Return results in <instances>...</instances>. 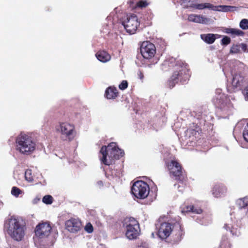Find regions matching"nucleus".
Listing matches in <instances>:
<instances>
[{
	"mask_svg": "<svg viewBox=\"0 0 248 248\" xmlns=\"http://www.w3.org/2000/svg\"><path fill=\"white\" fill-rule=\"evenodd\" d=\"M40 198L38 197H36L35 198H34L32 201V202L33 204H36L37 203H38V202L39 201H40Z\"/></svg>",
	"mask_w": 248,
	"mask_h": 248,
	"instance_id": "nucleus-38",
	"label": "nucleus"
},
{
	"mask_svg": "<svg viewBox=\"0 0 248 248\" xmlns=\"http://www.w3.org/2000/svg\"><path fill=\"white\" fill-rule=\"evenodd\" d=\"M240 27L243 30L248 29V20L247 19H242L240 22Z\"/></svg>",
	"mask_w": 248,
	"mask_h": 248,
	"instance_id": "nucleus-30",
	"label": "nucleus"
},
{
	"mask_svg": "<svg viewBox=\"0 0 248 248\" xmlns=\"http://www.w3.org/2000/svg\"><path fill=\"white\" fill-rule=\"evenodd\" d=\"M4 229L13 239L20 241L25 233V227L22 220L18 217L11 216L5 220Z\"/></svg>",
	"mask_w": 248,
	"mask_h": 248,
	"instance_id": "nucleus-1",
	"label": "nucleus"
},
{
	"mask_svg": "<svg viewBox=\"0 0 248 248\" xmlns=\"http://www.w3.org/2000/svg\"><path fill=\"white\" fill-rule=\"evenodd\" d=\"M131 191L135 197L144 199L148 196L150 188L145 182L142 181H137L133 184Z\"/></svg>",
	"mask_w": 248,
	"mask_h": 248,
	"instance_id": "nucleus-7",
	"label": "nucleus"
},
{
	"mask_svg": "<svg viewBox=\"0 0 248 248\" xmlns=\"http://www.w3.org/2000/svg\"><path fill=\"white\" fill-rule=\"evenodd\" d=\"M138 77L141 79L142 80L144 78L143 74L141 71H139L138 72Z\"/></svg>",
	"mask_w": 248,
	"mask_h": 248,
	"instance_id": "nucleus-39",
	"label": "nucleus"
},
{
	"mask_svg": "<svg viewBox=\"0 0 248 248\" xmlns=\"http://www.w3.org/2000/svg\"><path fill=\"white\" fill-rule=\"evenodd\" d=\"M118 92L116 88L110 87L108 88L105 92L106 97L108 99H114L117 96Z\"/></svg>",
	"mask_w": 248,
	"mask_h": 248,
	"instance_id": "nucleus-18",
	"label": "nucleus"
},
{
	"mask_svg": "<svg viewBox=\"0 0 248 248\" xmlns=\"http://www.w3.org/2000/svg\"><path fill=\"white\" fill-rule=\"evenodd\" d=\"M221 90L220 89H217L216 90V93L218 95L214 99L213 101L217 106L219 105V103H222V100L224 97V94H221Z\"/></svg>",
	"mask_w": 248,
	"mask_h": 248,
	"instance_id": "nucleus-22",
	"label": "nucleus"
},
{
	"mask_svg": "<svg viewBox=\"0 0 248 248\" xmlns=\"http://www.w3.org/2000/svg\"><path fill=\"white\" fill-rule=\"evenodd\" d=\"M124 225L126 229L125 235L127 238L131 240L137 238L139 234L140 227L138 221L135 218H125Z\"/></svg>",
	"mask_w": 248,
	"mask_h": 248,
	"instance_id": "nucleus-6",
	"label": "nucleus"
},
{
	"mask_svg": "<svg viewBox=\"0 0 248 248\" xmlns=\"http://www.w3.org/2000/svg\"><path fill=\"white\" fill-rule=\"evenodd\" d=\"M227 189L224 186H216L213 190V195L216 197H220L226 192Z\"/></svg>",
	"mask_w": 248,
	"mask_h": 248,
	"instance_id": "nucleus-15",
	"label": "nucleus"
},
{
	"mask_svg": "<svg viewBox=\"0 0 248 248\" xmlns=\"http://www.w3.org/2000/svg\"><path fill=\"white\" fill-rule=\"evenodd\" d=\"M84 229L88 233H92L93 232V225L90 223H88L85 226Z\"/></svg>",
	"mask_w": 248,
	"mask_h": 248,
	"instance_id": "nucleus-31",
	"label": "nucleus"
},
{
	"mask_svg": "<svg viewBox=\"0 0 248 248\" xmlns=\"http://www.w3.org/2000/svg\"><path fill=\"white\" fill-rule=\"evenodd\" d=\"M140 53L144 59H149L155 56L156 48L155 45L149 42H143L140 46Z\"/></svg>",
	"mask_w": 248,
	"mask_h": 248,
	"instance_id": "nucleus-9",
	"label": "nucleus"
},
{
	"mask_svg": "<svg viewBox=\"0 0 248 248\" xmlns=\"http://www.w3.org/2000/svg\"><path fill=\"white\" fill-rule=\"evenodd\" d=\"M237 203L241 208H245L248 205V198H244L237 201Z\"/></svg>",
	"mask_w": 248,
	"mask_h": 248,
	"instance_id": "nucleus-26",
	"label": "nucleus"
},
{
	"mask_svg": "<svg viewBox=\"0 0 248 248\" xmlns=\"http://www.w3.org/2000/svg\"><path fill=\"white\" fill-rule=\"evenodd\" d=\"M181 4L184 8H193L198 10H203L208 9L219 12L233 11L236 10V7L227 5L214 6L208 2L198 3L197 0H182Z\"/></svg>",
	"mask_w": 248,
	"mask_h": 248,
	"instance_id": "nucleus-3",
	"label": "nucleus"
},
{
	"mask_svg": "<svg viewBox=\"0 0 248 248\" xmlns=\"http://www.w3.org/2000/svg\"><path fill=\"white\" fill-rule=\"evenodd\" d=\"M123 25L127 32L134 34L140 25L138 17L134 15L128 16L126 19L123 22Z\"/></svg>",
	"mask_w": 248,
	"mask_h": 248,
	"instance_id": "nucleus-8",
	"label": "nucleus"
},
{
	"mask_svg": "<svg viewBox=\"0 0 248 248\" xmlns=\"http://www.w3.org/2000/svg\"><path fill=\"white\" fill-rule=\"evenodd\" d=\"M51 227L49 224L45 222L38 224L35 229V235L36 236L43 238L49 235Z\"/></svg>",
	"mask_w": 248,
	"mask_h": 248,
	"instance_id": "nucleus-11",
	"label": "nucleus"
},
{
	"mask_svg": "<svg viewBox=\"0 0 248 248\" xmlns=\"http://www.w3.org/2000/svg\"><path fill=\"white\" fill-rule=\"evenodd\" d=\"M128 83L126 80H123L121 84L119 85V88L122 90H124L127 88Z\"/></svg>",
	"mask_w": 248,
	"mask_h": 248,
	"instance_id": "nucleus-33",
	"label": "nucleus"
},
{
	"mask_svg": "<svg viewBox=\"0 0 248 248\" xmlns=\"http://www.w3.org/2000/svg\"><path fill=\"white\" fill-rule=\"evenodd\" d=\"M145 246H140V248H144Z\"/></svg>",
	"mask_w": 248,
	"mask_h": 248,
	"instance_id": "nucleus-41",
	"label": "nucleus"
},
{
	"mask_svg": "<svg viewBox=\"0 0 248 248\" xmlns=\"http://www.w3.org/2000/svg\"><path fill=\"white\" fill-rule=\"evenodd\" d=\"M183 213L192 212L196 214H201L202 212V210L200 208H195L192 205H189L186 207V209H183L182 210Z\"/></svg>",
	"mask_w": 248,
	"mask_h": 248,
	"instance_id": "nucleus-23",
	"label": "nucleus"
},
{
	"mask_svg": "<svg viewBox=\"0 0 248 248\" xmlns=\"http://www.w3.org/2000/svg\"><path fill=\"white\" fill-rule=\"evenodd\" d=\"M243 80V78L242 77L238 74H236L233 77L232 82V85L235 87L240 86Z\"/></svg>",
	"mask_w": 248,
	"mask_h": 248,
	"instance_id": "nucleus-20",
	"label": "nucleus"
},
{
	"mask_svg": "<svg viewBox=\"0 0 248 248\" xmlns=\"http://www.w3.org/2000/svg\"><path fill=\"white\" fill-rule=\"evenodd\" d=\"M157 229V235L159 238L162 239L167 238L170 236L172 231V225L168 222H163L158 227H156Z\"/></svg>",
	"mask_w": 248,
	"mask_h": 248,
	"instance_id": "nucleus-10",
	"label": "nucleus"
},
{
	"mask_svg": "<svg viewBox=\"0 0 248 248\" xmlns=\"http://www.w3.org/2000/svg\"><path fill=\"white\" fill-rule=\"evenodd\" d=\"M170 173L175 178L176 180L180 179L182 171L181 167L176 160H171L168 165Z\"/></svg>",
	"mask_w": 248,
	"mask_h": 248,
	"instance_id": "nucleus-12",
	"label": "nucleus"
},
{
	"mask_svg": "<svg viewBox=\"0 0 248 248\" xmlns=\"http://www.w3.org/2000/svg\"><path fill=\"white\" fill-rule=\"evenodd\" d=\"M97 184H98V185H99L100 186H102V185H103L102 181L98 182Z\"/></svg>",
	"mask_w": 248,
	"mask_h": 248,
	"instance_id": "nucleus-40",
	"label": "nucleus"
},
{
	"mask_svg": "<svg viewBox=\"0 0 248 248\" xmlns=\"http://www.w3.org/2000/svg\"><path fill=\"white\" fill-rule=\"evenodd\" d=\"M240 52L239 44H233L231 47L230 53L231 54H237Z\"/></svg>",
	"mask_w": 248,
	"mask_h": 248,
	"instance_id": "nucleus-27",
	"label": "nucleus"
},
{
	"mask_svg": "<svg viewBox=\"0 0 248 248\" xmlns=\"http://www.w3.org/2000/svg\"><path fill=\"white\" fill-rule=\"evenodd\" d=\"M182 74V72H180L177 74H174L170 78L169 81V85L170 88H172L174 86L175 83L178 81V76H180Z\"/></svg>",
	"mask_w": 248,
	"mask_h": 248,
	"instance_id": "nucleus-21",
	"label": "nucleus"
},
{
	"mask_svg": "<svg viewBox=\"0 0 248 248\" xmlns=\"http://www.w3.org/2000/svg\"><path fill=\"white\" fill-rule=\"evenodd\" d=\"M97 59L100 62H105L110 59V55L106 51H99L96 54Z\"/></svg>",
	"mask_w": 248,
	"mask_h": 248,
	"instance_id": "nucleus-17",
	"label": "nucleus"
},
{
	"mask_svg": "<svg viewBox=\"0 0 248 248\" xmlns=\"http://www.w3.org/2000/svg\"><path fill=\"white\" fill-rule=\"evenodd\" d=\"M22 193L23 191L18 187L16 186H14L12 187L11 190V194L13 196L17 197L20 194H21Z\"/></svg>",
	"mask_w": 248,
	"mask_h": 248,
	"instance_id": "nucleus-28",
	"label": "nucleus"
},
{
	"mask_svg": "<svg viewBox=\"0 0 248 248\" xmlns=\"http://www.w3.org/2000/svg\"><path fill=\"white\" fill-rule=\"evenodd\" d=\"M243 137L245 140L248 142V123L244 128L243 131Z\"/></svg>",
	"mask_w": 248,
	"mask_h": 248,
	"instance_id": "nucleus-32",
	"label": "nucleus"
},
{
	"mask_svg": "<svg viewBox=\"0 0 248 248\" xmlns=\"http://www.w3.org/2000/svg\"><path fill=\"white\" fill-rule=\"evenodd\" d=\"M243 93L245 99L248 100V85L245 87Z\"/></svg>",
	"mask_w": 248,
	"mask_h": 248,
	"instance_id": "nucleus-36",
	"label": "nucleus"
},
{
	"mask_svg": "<svg viewBox=\"0 0 248 248\" xmlns=\"http://www.w3.org/2000/svg\"><path fill=\"white\" fill-rule=\"evenodd\" d=\"M224 227L226 230H229L233 235H238L237 229L234 228L232 224H226Z\"/></svg>",
	"mask_w": 248,
	"mask_h": 248,
	"instance_id": "nucleus-25",
	"label": "nucleus"
},
{
	"mask_svg": "<svg viewBox=\"0 0 248 248\" xmlns=\"http://www.w3.org/2000/svg\"><path fill=\"white\" fill-rule=\"evenodd\" d=\"M239 45L240 46V50L241 49L244 52H246L247 51V46L245 44L241 43V44H239Z\"/></svg>",
	"mask_w": 248,
	"mask_h": 248,
	"instance_id": "nucleus-37",
	"label": "nucleus"
},
{
	"mask_svg": "<svg viewBox=\"0 0 248 248\" xmlns=\"http://www.w3.org/2000/svg\"><path fill=\"white\" fill-rule=\"evenodd\" d=\"M216 36L218 35L212 33L203 34L201 35V37L206 43L211 44L215 42Z\"/></svg>",
	"mask_w": 248,
	"mask_h": 248,
	"instance_id": "nucleus-16",
	"label": "nucleus"
},
{
	"mask_svg": "<svg viewBox=\"0 0 248 248\" xmlns=\"http://www.w3.org/2000/svg\"><path fill=\"white\" fill-rule=\"evenodd\" d=\"M225 32L228 34H231L233 36H241L243 34V32L239 29L233 28L225 29Z\"/></svg>",
	"mask_w": 248,
	"mask_h": 248,
	"instance_id": "nucleus-19",
	"label": "nucleus"
},
{
	"mask_svg": "<svg viewBox=\"0 0 248 248\" xmlns=\"http://www.w3.org/2000/svg\"><path fill=\"white\" fill-rule=\"evenodd\" d=\"M66 227L71 232L76 233L81 228V222L77 218H71L66 222Z\"/></svg>",
	"mask_w": 248,
	"mask_h": 248,
	"instance_id": "nucleus-13",
	"label": "nucleus"
},
{
	"mask_svg": "<svg viewBox=\"0 0 248 248\" xmlns=\"http://www.w3.org/2000/svg\"><path fill=\"white\" fill-rule=\"evenodd\" d=\"M187 19L189 21L200 24H207L210 19L200 15L190 14L188 15Z\"/></svg>",
	"mask_w": 248,
	"mask_h": 248,
	"instance_id": "nucleus-14",
	"label": "nucleus"
},
{
	"mask_svg": "<svg viewBox=\"0 0 248 248\" xmlns=\"http://www.w3.org/2000/svg\"><path fill=\"white\" fill-rule=\"evenodd\" d=\"M42 201L46 204H50L52 203L53 198L50 195H46L43 198Z\"/></svg>",
	"mask_w": 248,
	"mask_h": 248,
	"instance_id": "nucleus-29",
	"label": "nucleus"
},
{
	"mask_svg": "<svg viewBox=\"0 0 248 248\" xmlns=\"http://www.w3.org/2000/svg\"><path fill=\"white\" fill-rule=\"evenodd\" d=\"M33 175L31 170H27L25 172V178L26 181L31 182L33 180Z\"/></svg>",
	"mask_w": 248,
	"mask_h": 248,
	"instance_id": "nucleus-24",
	"label": "nucleus"
},
{
	"mask_svg": "<svg viewBox=\"0 0 248 248\" xmlns=\"http://www.w3.org/2000/svg\"><path fill=\"white\" fill-rule=\"evenodd\" d=\"M124 152L119 149L115 142H111L107 146H102L100 151L99 157L102 163L106 165H110L114 163L115 160L123 156Z\"/></svg>",
	"mask_w": 248,
	"mask_h": 248,
	"instance_id": "nucleus-2",
	"label": "nucleus"
},
{
	"mask_svg": "<svg viewBox=\"0 0 248 248\" xmlns=\"http://www.w3.org/2000/svg\"><path fill=\"white\" fill-rule=\"evenodd\" d=\"M148 5V3L146 1L141 0L137 3V6L140 8H144Z\"/></svg>",
	"mask_w": 248,
	"mask_h": 248,
	"instance_id": "nucleus-34",
	"label": "nucleus"
},
{
	"mask_svg": "<svg viewBox=\"0 0 248 248\" xmlns=\"http://www.w3.org/2000/svg\"><path fill=\"white\" fill-rule=\"evenodd\" d=\"M221 42L223 45H227L230 43L231 39L228 36H224L222 38Z\"/></svg>",
	"mask_w": 248,
	"mask_h": 248,
	"instance_id": "nucleus-35",
	"label": "nucleus"
},
{
	"mask_svg": "<svg viewBox=\"0 0 248 248\" xmlns=\"http://www.w3.org/2000/svg\"><path fill=\"white\" fill-rule=\"evenodd\" d=\"M57 130L60 133L63 140L68 141H72L77 134L74 125L67 122L60 123L57 126Z\"/></svg>",
	"mask_w": 248,
	"mask_h": 248,
	"instance_id": "nucleus-5",
	"label": "nucleus"
},
{
	"mask_svg": "<svg viewBox=\"0 0 248 248\" xmlns=\"http://www.w3.org/2000/svg\"><path fill=\"white\" fill-rule=\"evenodd\" d=\"M16 148L21 154L29 155L35 150L36 143L31 137L21 133L16 138Z\"/></svg>",
	"mask_w": 248,
	"mask_h": 248,
	"instance_id": "nucleus-4",
	"label": "nucleus"
}]
</instances>
